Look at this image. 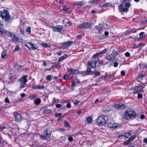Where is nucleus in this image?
I'll return each mask as SVG.
<instances>
[{"label": "nucleus", "mask_w": 147, "mask_h": 147, "mask_svg": "<svg viewBox=\"0 0 147 147\" xmlns=\"http://www.w3.org/2000/svg\"><path fill=\"white\" fill-rule=\"evenodd\" d=\"M137 114L135 110L133 109H128L126 110L123 114L124 118L127 120L130 119H133L136 118Z\"/></svg>", "instance_id": "obj_1"}, {"label": "nucleus", "mask_w": 147, "mask_h": 147, "mask_svg": "<svg viewBox=\"0 0 147 147\" xmlns=\"http://www.w3.org/2000/svg\"><path fill=\"white\" fill-rule=\"evenodd\" d=\"M109 119V118L108 116L102 115L98 117L96 119V123L100 126H104L108 123Z\"/></svg>", "instance_id": "obj_2"}, {"label": "nucleus", "mask_w": 147, "mask_h": 147, "mask_svg": "<svg viewBox=\"0 0 147 147\" xmlns=\"http://www.w3.org/2000/svg\"><path fill=\"white\" fill-rule=\"evenodd\" d=\"M0 16L5 22H8L11 17L9 12L5 9L0 11Z\"/></svg>", "instance_id": "obj_3"}, {"label": "nucleus", "mask_w": 147, "mask_h": 147, "mask_svg": "<svg viewBox=\"0 0 147 147\" xmlns=\"http://www.w3.org/2000/svg\"><path fill=\"white\" fill-rule=\"evenodd\" d=\"M51 134V132L49 131L48 129L46 128L43 131V135H40V137L42 140H47L50 138Z\"/></svg>", "instance_id": "obj_4"}, {"label": "nucleus", "mask_w": 147, "mask_h": 147, "mask_svg": "<svg viewBox=\"0 0 147 147\" xmlns=\"http://www.w3.org/2000/svg\"><path fill=\"white\" fill-rule=\"evenodd\" d=\"M77 27L80 30L89 29L92 27V24L89 22H84L82 24H78Z\"/></svg>", "instance_id": "obj_5"}, {"label": "nucleus", "mask_w": 147, "mask_h": 147, "mask_svg": "<svg viewBox=\"0 0 147 147\" xmlns=\"http://www.w3.org/2000/svg\"><path fill=\"white\" fill-rule=\"evenodd\" d=\"M28 76V75H24L19 79V81L20 82V88H23L25 87V86L28 82L27 78Z\"/></svg>", "instance_id": "obj_6"}, {"label": "nucleus", "mask_w": 147, "mask_h": 147, "mask_svg": "<svg viewBox=\"0 0 147 147\" xmlns=\"http://www.w3.org/2000/svg\"><path fill=\"white\" fill-rule=\"evenodd\" d=\"M13 115L15 117L14 121L17 122H20L22 121V116L21 115L18 113L17 111L13 113Z\"/></svg>", "instance_id": "obj_7"}, {"label": "nucleus", "mask_w": 147, "mask_h": 147, "mask_svg": "<svg viewBox=\"0 0 147 147\" xmlns=\"http://www.w3.org/2000/svg\"><path fill=\"white\" fill-rule=\"evenodd\" d=\"M67 71V72L70 73L69 74L68 76L70 78H72L74 77V74H76L77 75L76 72L75 71V69L74 70V68L72 67H67L66 68Z\"/></svg>", "instance_id": "obj_8"}, {"label": "nucleus", "mask_w": 147, "mask_h": 147, "mask_svg": "<svg viewBox=\"0 0 147 147\" xmlns=\"http://www.w3.org/2000/svg\"><path fill=\"white\" fill-rule=\"evenodd\" d=\"M73 41H67L62 43L61 45H62L63 49H68L69 48V47L73 45Z\"/></svg>", "instance_id": "obj_9"}, {"label": "nucleus", "mask_w": 147, "mask_h": 147, "mask_svg": "<svg viewBox=\"0 0 147 147\" xmlns=\"http://www.w3.org/2000/svg\"><path fill=\"white\" fill-rule=\"evenodd\" d=\"M53 62L47 63L45 61H44L43 65L44 67H47V68L46 69L47 70L50 71L51 68L54 67V66H53Z\"/></svg>", "instance_id": "obj_10"}, {"label": "nucleus", "mask_w": 147, "mask_h": 147, "mask_svg": "<svg viewBox=\"0 0 147 147\" xmlns=\"http://www.w3.org/2000/svg\"><path fill=\"white\" fill-rule=\"evenodd\" d=\"M114 107L118 110L126 108V106L123 103L115 104L114 105Z\"/></svg>", "instance_id": "obj_11"}, {"label": "nucleus", "mask_w": 147, "mask_h": 147, "mask_svg": "<svg viewBox=\"0 0 147 147\" xmlns=\"http://www.w3.org/2000/svg\"><path fill=\"white\" fill-rule=\"evenodd\" d=\"M57 27L51 26L50 28H52L54 32H60L63 28L62 26L58 25Z\"/></svg>", "instance_id": "obj_12"}, {"label": "nucleus", "mask_w": 147, "mask_h": 147, "mask_svg": "<svg viewBox=\"0 0 147 147\" xmlns=\"http://www.w3.org/2000/svg\"><path fill=\"white\" fill-rule=\"evenodd\" d=\"M107 51V49L106 48H105L102 51H101L99 53H96L94 54L92 57V58L94 59L98 57L102 54L105 53Z\"/></svg>", "instance_id": "obj_13"}, {"label": "nucleus", "mask_w": 147, "mask_h": 147, "mask_svg": "<svg viewBox=\"0 0 147 147\" xmlns=\"http://www.w3.org/2000/svg\"><path fill=\"white\" fill-rule=\"evenodd\" d=\"M75 71L76 72L77 75L80 74L82 75L83 76L88 75L86 71H80L78 68L77 69H75Z\"/></svg>", "instance_id": "obj_14"}, {"label": "nucleus", "mask_w": 147, "mask_h": 147, "mask_svg": "<svg viewBox=\"0 0 147 147\" xmlns=\"http://www.w3.org/2000/svg\"><path fill=\"white\" fill-rule=\"evenodd\" d=\"M146 75L145 74L139 75L138 76L137 80L138 82H140L144 79V77H146Z\"/></svg>", "instance_id": "obj_15"}, {"label": "nucleus", "mask_w": 147, "mask_h": 147, "mask_svg": "<svg viewBox=\"0 0 147 147\" xmlns=\"http://www.w3.org/2000/svg\"><path fill=\"white\" fill-rule=\"evenodd\" d=\"M45 87L44 86H37L36 85L32 87V88L33 89L37 90H44L45 89Z\"/></svg>", "instance_id": "obj_16"}, {"label": "nucleus", "mask_w": 147, "mask_h": 147, "mask_svg": "<svg viewBox=\"0 0 147 147\" xmlns=\"http://www.w3.org/2000/svg\"><path fill=\"white\" fill-rule=\"evenodd\" d=\"M90 67H87L86 70V73L88 75H93L94 74V71H95L96 69H95V70L94 71H92Z\"/></svg>", "instance_id": "obj_17"}, {"label": "nucleus", "mask_w": 147, "mask_h": 147, "mask_svg": "<svg viewBox=\"0 0 147 147\" xmlns=\"http://www.w3.org/2000/svg\"><path fill=\"white\" fill-rule=\"evenodd\" d=\"M106 58L110 61H112L115 59V57L112 54H110L106 57Z\"/></svg>", "instance_id": "obj_18"}, {"label": "nucleus", "mask_w": 147, "mask_h": 147, "mask_svg": "<svg viewBox=\"0 0 147 147\" xmlns=\"http://www.w3.org/2000/svg\"><path fill=\"white\" fill-rule=\"evenodd\" d=\"M107 126L112 129H116L118 127V126L117 125V124L115 123H109L108 124Z\"/></svg>", "instance_id": "obj_19"}, {"label": "nucleus", "mask_w": 147, "mask_h": 147, "mask_svg": "<svg viewBox=\"0 0 147 147\" xmlns=\"http://www.w3.org/2000/svg\"><path fill=\"white\" fill-rule=\"evenodd\" d=\"M11 32H9L8 31H7L6 29H3V28L0 31V34H5L7 36H9Z\"/></svg>", "instance_id": "obj_20"}, {"label": "nucleus", "mask_w": 147, "mask_h": 147, "mask_svg": "<svg viewBox=\"0 0 147 147\" xmlns=\"http://www.w3.org/2000/svg\"><path fill=\"white\" fill-rule=\"evenodd\" d=\"M43 112L45 114H50L52 113V111L51 109H48L46 107L44 108Z\"/></svg>", "instance_id": "obj_21"}, {"label": "nucleus", "mask_w": 147, "mask_h": 147, "mask_svg": "<svg viewBox=\"0 0 147 147\" xmlns=\"http://www.w3.org/2000/svg\"><path fill=\"white\" fill-rule=\"evenodd\" d=\"M68 57V55L67 54H65L63 56L60 57L58 59V61L59 62H61L64 59H66Z\"/></svg>", "instance_id": "obj_22"}, {"label": "nucleus", "mask_w": 147, "mask_h": 147, "mask_svg": "<svg viewBox=\"0 0 147 147\" xmlns=\"http://www.w3.org/2000/svg\"><path fill=\"white\" fill-rule=\"evenodd\" d=\"M95 28L98 30H102L104 26L102 24H100L98 26H95Z\"/></svg>", "instance_id": "obj_23"}, {"label": "nucleus", "mask_w": 147, "mask_h": 147, "mask_svg": "<svg viewBox=\"0 0 147 147\" xmlns=\"http://www.w3.org/2000/svg\"><path fill=\"white\" fill-rule=\"evenodd\" d=\"M28 44H29L30 47H31V48L32 50H35L36 49H37L38 47H36L34 45H36L32 43L31 42H28Z\"/></svg>", "instance_id": "obj_24"}, {"label": "nucleus", "mask_w": 147, "mask_h": 147, "mask_svg": "<svg viewBox=\"0 0 147 147\" xmlns=\"http://www.w3.org/2000/svg\"><path fill=\"white\" fill-rule=\"evenodd\" d=\"M137 86L139 89H143L145 88L146 85H145V83H142L138 84Z\"/></svg>", "instance_id": "obj_25"}, {"label": "nucleus", "mask_w": 147, "mask_h": 147, "mask_svg": "<svg viewBox=\"0 0 147 147\" xmlns=\"http://www.w3.org/2000/svg\"><path fill=\"white\" fill-rule=\"evenodd\" d=\"M53 66H54V67L57 68L58 67H59L61 66V63L58 62H53Z\"/></svg>", "instance_id": "obj_26"}, {"label": "nucleus", "mask_w": 147, "mask_h": 147, "mask_svg": "<svg viewBox=\"0 0 147 147\" xmlns=\"http://www.w3.org/2000/svg\"><path fill=\"white\" fill-rule=\"evenodd\" d=\"M9 79L11 81V82L13 83L17 78L14 76L11 75L9 77Z\"/></svg>", "instance_id": "obj_27"}, {"label": "nucleus", "mask_w": 147, "mask_h": 147, "mask_svg": "<svg viewBox=\"0 0 147 147\" xmlns=\"http://www.w3.org/2000/svg\"><path fill=\"white\" fill-rule=\"evenodd\" d=\"M147 37V35H145L142 36H140L137 38H134V40L135 41H139L140 40L142 39L143 38H144L146 37Z\"/></svg>", "instance_id": "obj_28"}, {"label": "nucleus", "mask_w": 147, "mask_h": 147, "mask_svg": "<svg viewBox=\"0 0 147 147\" xmlns=\"http://www.w3.org/2000/svg\"><path fill=\"white\" fill-rule=\"evenodd\" d=\"M88 63L89 65L90 66V67L92 68H94L95 69H96V68L95 67H94V65H93V61L92 60H90V61H89L88 62Z\"/></svg>", "instance_id": "obj_29"}, {"label": "nucleus", "mask_w": 147, "mask_h": 147, "mask_svg": "<svg viewBox=\"0 0 147 147\" xmlns=\"http://www.w3.org/2000/svg\"><path fill=\"white\" fill-rule=\"evenodd\" d=\"M84 4L83 1H77L75 2L74 5H83Z\"/></svg>", "instance_id": "obj_30"}, {"label": "nucleus", "mask_w": 147, "mask_h": 147, "mask_svg": "<svg viewBox=\"0 0 147 147\" xmlns=\"http://www.w3.org/2000/svg\"><path fill=\"white\" fill-rule=\"evenodd\" d=\"M64 123L65 127L69 128L70 127V125L68 121L65 120L64 121Z\"/></svg>", "instance_id": "obj_31"}, {"label": "nucleus", "mask_w": 147, "mask_h": 147, "mask_svg": "<svg viewBox=\"0 0 147 147\" xmlns=\"http://www.w3.org/2000/svg\"><path fill=\"white\" fill-rule=\"evenodd\" d=\"M86 120L88 123L91 124L93 118L89 116L87 118Z\"/></svg>", "instance_id": "obj_32"}, {"label": "nucleus", "mask_w": 147, "mask_h": 147, "mask_svg": "<svg viewBox=\"0 0 147 147\" xmlns=\"http://www.w3.org/2000/svg\"><path fill=\"white\" fill-rule=\"evenodd\" d=\"M138 89L139 88H138L137 86H135L131 87L130 88V90L131 91L134 90V91H136L137 90H138Z\"/></svg>", "instance_id": "obj_33"}, {"label": "nucleus", "mask_w": 147, "mask_h": 147, "mask_svg": "<svg viewBox=\"0 0 147 147\" xmlns=\"http://www.w3.org/2000/svg\"><path fill=\"white\" fill-rule=\"evenodd\" d=\"M132 29L127 30L124 33V34L125 36H127L128 35L130 34H131V32L132 31Z\"/></svg>", "instance_id": "obj_34"}, {"label": "nucleus", "mask_w": 147, "mask_h": 147, "mask_svg": "<svg viewBox=\"0 0 147 147\" xmlns=\"http://www.w3.org/2000/svg\"><path fill=\"white\" fill-rule=\"evenodd\" d=\"M131 136V133L129 132H125L124 135V137L126 138H128L129 136Z\"/></svg>", "instance_id": "obj_35"}, {"label": "nucleus", "mask_w": 147, "mask_h": 147, "mask_svg": "<svg viewBox=\"0 0 147 147\" xmlns=\"http://www.w3.org/2000/svg\"><path fill=\"white\" fill-rule=\"evenodd\" d=\"M142 43H139L138 45L135 44L133 46V48L134 49L138 48L141 47L142 45Z\"/></svg>", "instance_id": "obj_36"}, {"label": "nucleus", "mask_w": 147, "mask_h": 147, "mask_svg": "<svg viewBox=\"0 0 147 147\" xmlns=\"http://www.w3.org/2000/svg\"><path fill=\"white\" fill-rule=\"evenodd\" d=\"M139 92H142V93H144V90L143 89H140L138 90H137L136 91H133V93L135 94Z\"/></svg>", "instance_id": "obj_37"}, {"label": "nucleus", "mask_w": 147, "mask_h": 147, "mask_svg": "<svg viewBox=\"0 0 147 147\" xmlns=\"http://www.w3.org/2000/svg\"><path fill=\"white\" fill-rule=\"evenodd\" d=\"M41 45L44 47L46 48L49 47L50 46V45L49 44H48L47 43H42L41 44Z\"/></svg>", "instance_id": "obj_38"}, {"label": "nucleus", "mask_w": 147, "mask_h": 147, "mask_svg": "<svg viewBox=\"0 0 147 147\" xmlns=\"http://www.w3.org/2000/svg\"><path fill=\"white\" fill-rule=\"evenodd\" d=\"M34 102L36 105H38L41 103V99L39 98H38L37 99H36V100L35 101H34Z\"/></svg>", "instance_id": "obj_39"}, {"label": "nucleus", "mask_w": 147, "mask_h": 147, "mask_svg": "<svg viewBox=\"0 0 147 147\" xmlns=\"http://www.w3.org/2000/svg\"><path fill=\"white\" fill-rule=\"evenodd\" d=\"M37 96V94H36L33 95H30V97L31 99H33L35 98H36Z\"/></svg>", "instance_id": "obj_40"}, {"label": "nucleus", "mask_w": 147, "mask_h": 147, "mask_svg": "<svg viewBox=\"0 0 147 147\" xmlns=\"http://www.w3.org/2000/svg\"><path fill=\"white\" fill-rule=\"evenodd\" d=\"M100 0H91L88 2L90 4H94L96 3Z\"/></svg>", "instance_id": "obj_41"}, {"label": "nucleus", "mask_w": 147, "mask_h": 147, "mask_svg": "<svg viewBox=\"0 0 147 147\" xmlns=\"http://www.w3.org/2000/svg\"><path fill=\"white\" fill-rule=\"evenodd\" d=\"M72 24V23L70 21H69L65 23V26H67L68 27L70 26Z\"/></svg>", "instance_id": "obj_42"}, {"label": "nucleus", "mask_w": 147, "mask_h": 147, "mask_svg": "<svg viewBox=\"0 0 147 147\" xmlns=\"http://www.w3.org/2000/svg\"><path fill=\"white\" fill-rule=\"evenodd\" d=\"M0 147H5V143L1 141H0Z\"/></svg>", "instance_id": "obj_43"}, {"label": "nucleus", "mask_w": 147, "mask_h": 147, "mask_svg": "<svg viewBox=\"0 0 147 147\" xmlns=\"http://www.w3.org/2000/svg\"><path fill=\"white\" fill-rule=\"evenodd\" d=\"M131 142L129 139L127 140L126 141L124 142V145H127Z\"/></svg>", "instance_id": "obj_44"}, {"label": "nucleus", "mask_w": 147, "mask_h": 147, "mask_svg": "<svg viewBox=\"0 0 147 147\" xmlns=\"http://www.w3.org/2000/svg\"><path fill=\"white\" fill-rule=\"evenodd\" d=\"M136 137V135H133L129 139L130 140L131 142L133 140L135 139Z\"/></svg>", "instance_id": "obj_45"}, {"label": "nucleus", "mask_w": 147, "mask_h": 147, "mask_svg": "<svg viewBox=\"0 0 147 147\" xmlns=\"http://www.w3.org/2000/svg\"><path fill=\"white\" fill-rule=\"evenodd\" d=\"M62 113H56L55 114V116L56 117H62Z\"/></svg>", "instance_id": "obj_46"}, {"label": "nucleus", "mask_w": 147, "mask_h": 147, "mask_svg": "<svg viewBox=\"0 0 147 147\" xmlns=\"http://www.w3.org/2000/svg\"><path fill=\"white\" fill-rule=\"evenodd\" d=\"M51 76H53L52 75H49L48 76H47L46 77V79L49 81H50L51 80Z\"/></svg>", "instance_id": "obj_47"}, {"label": "nucleus", "mask_w": 147, "mask_h": 147, "mask_svg": "<svg viewBox=\"0 0 147 147\" xmlns=\"http://www.w3.org/2000/svg\"><path fill=\"white\" fill-rule=\"evenodd\" d=\"M16 65L17 64V65H18V69H17V71H18L20 69H20H21V68L22 67H23L24 66H25V65H19L17 63H16Z\"/></svg>", "instance_id": "obj_48"}, {"label": "nucleus", "mask_w": 147, "mask_h": 147, "mask_svg": "<svg viewBox=\"0 0 147 147\" xmlns=\"http://www.w3.org/2000/svg\"><path fill=\"white\" fill-rule=\"evenodd\" d=\"M98 61L99 62L100 61L99 59H96L95 60H94V67H95V68L96 66V64L97 63V62Z\"/></svg>", "instance_id": "obj_49"}, {"label": "nucleus", "mask_w": 147, "mask_h": 147, "mask_svg": "<svg viewBox=\"0 0 147 147\" xmlns=\"http://www.w3.org/2000/svg\"><path fill=\"white\" fill-rule=\"evenodd\" d=\"M14 36L13 38H12V41L16 42L18 41V38H17L16 36Z\"/></svg>", "instance_id": "obj_50"}, {"label": "nucleus", "mask_w": 147, "mask_h": 147, "mask_svg": "<svg viewBox=\"0 0 147 147\" xmlns=\"http://www.w3.org/2000/svg\"><path fill=\"white\" fill-rule=\"evenodd\" d=\"M128 11L129 9L128 8H127L125 7V8H123L121 11L122 12H127Z\"/></svg>", "instance_id": "obj_51"}, {"label": "nucleus", "mask_w": 147, "mask_h": 147, "mask_svg": "<svg viewBox=\"0 0 147 147\" xmlns=\"http://www.w3.org/2000/svg\"><path fill=\"white\" fill-rule=\"evenodd\" d=\"M31 28L30 26H28L26 30V32H28L29 33H30L31 32Z\"/></svg>", "instance_id": "obj_52"}, {"label": "nucleus", "mask_w": 147, "mask_h": 147, "mask_svg": "<svg viewBox=\"0 0 147 147\" xmlns=\"http://www.w3.org/2000/svg\"><path fill=\"white\" fill-rule=\"evenodd\" d=\"M109 35V33L107 31H105V34L104 35V37L106 38L108 37V36Z\"/></svg>", "instance_id": "obj_53"}, {"label": "nucleus", "mask_w": 147, "mask_h": 147, "mask_svg": "<svg viewBox=\"0 0 147 147\" xmlns=\"http://www.w3.org/2000/svg\"><path fill=\"white\" fill-rule=\"evenodd\" d=\"M104 35L103 34L102 36H98L97 38H98L99 40H102L104 39L105 38V37H104Z\"/></svg>", "instance_id": "obj_54"}, {"label": "nucleus", "mask_w": 147, "mask_h": 147, "mask_svg": "<svg viewBox=\"0 0 147 147\" xmlns=\"http://www.w3.org/2000/svg\"><path fill=\"white\" fill-rule=\"evenodd\" d=\"M20 49V48L18 45H17L16 46L13 50V52L16 51H17L19 50Z\"/></svg>", "instance_id": "obj_55"}, {"label": "nucleus", "mask_w": 147, "mask_h": 147, "mask_svg": "<svg viewBox=\"0 0 147 147\" xmlns=\"http://www.w3.org/2000/svg\"><path fill=\"white\" fill-rule=\"evenodd\" d=\"M68 77H69L68 75L67 74H65L64 76L63 79L64 80H67L68 79Z\"/></svg>", "instance_id": "obj_56"}, {"label": "nucleus", "mask_w": 147, "mask_h": 147, "mask_svg": "<svg viewBox=\"0 0 147 147\" xmlns=\"http://www.w3.org/2000/svg\"><path fill=\"white\" fill-rule=\"evenodd\" d=\"M67 103V104L66 105V107L67 108H70L71 107V103L70 102H66Z\"/></svg>", "instance_id": "obj_57"}, {"label": "nucleus", "mask_w": 147, "mask_h": 147, "mask_svg": "<svg viewBox=\"0 0 147 147\" xmlns=\"http://www.w3.org/2000/svg\"><path fill=\"white\" fill-rule=\"evenodd\" d=\"M130 3H126L125 5V7L128 8L130 7Z\"/></svg>", "instance_id": "obj_58"}, {"label": "nucleus", "mask_w": 147, "mask_h": 147, "mask_svg": "<svg viewBox=\"0 0 147 147\" xmlns=\"http://www.w3.org/2000/svg\"><path fill=\"white\" fill-rule=\"evenodd\" d=\"M147 23V22L146 20V21H142L140 23V24L141 25H145L146 23Z\"/></svg>", "instance_id": "obj_59"}, {"label": "nucleus", "mask_w": 147, "mask_h": 147, "mask_svg": "<svg viewBox=\"0 0 147 147\" xmlns=\"http://www.w3.org/2000/svg\"><path fill=\"white\" fill-rule=\"evenodd\" d=\"M143 68L147 69V62H145L143 64Z\"/></svg>", "instance_id": "obj_60"}, {"label": "nucleus", "mask_w": 147, "mask_h": 147, "mask_svg": "<svg viewBox=\"0 0 147 147\" xmlns=\"http://www.w3.org/2000/svg\"><path fill=\"white\" fill-rule=\"evenodd\" d=\"M6 55L5 54V53L3 52L1 53V58L3 59H4L5 58V56H6Z\"/></svg>", "instance_id": "obj_61"}, {"label": "nucleus", "mask_w": 147, "mask_h": 147, "mask_svg": "<svg viewBox=\"0 0 147 147\" xmlns=\"http://www.w3.org/2000/svg\"><path fill=\"white\" fill-rule=\"evenodd\" d=\"M142 94L140 93H138V94L137 97L138 98H142Z\"/></svg>", "instance_id": "obj_62"}, {"label": "nucleus", "mask_w": 147, "mask_h": 147, "mask_svg": "<svg viewBox=\"0 0 147 147\" xmlns=\"http://www.w3.org/2000/svg\"><path fill=\"white\" fill-rule=\"evenodd\" d=\"M125 55L127 57H129L130 56V54L129 52H127L125 53Z\"/></svg>", "instance_id": "obj_63"}, {"label": "nucleus", "mask_w": 147, "mask_h": 147, "mask_svg": "<svg viewBox=\"0 0 147 147\" xmlns=\"http://www.w3.org/2000/svg\"><path fill=\"white\" fill-rule=\"evenodd\" d=\"M59 101V100H57L54 97L53 98L52 102L54 103H56L57 102H58Z\"/></svg>", "instance_id": "obj_64"}]
</instances>
